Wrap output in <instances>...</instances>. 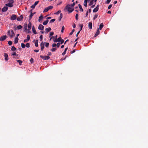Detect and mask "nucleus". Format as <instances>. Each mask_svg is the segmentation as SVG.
Returning <instances> with one entry per match:
<instances>
[{"instance_id": "f257e3e1", "label": "nucleus", "mask_w": 148, "mask_h": 148, "mask_svg": "<svg viewBox=\"0 0 148 148\" xmlns=\"http://www.w3.org/2000/svg\"><path fill=\"white\" fill-rule=\"evenodd\" d=\"M66 9L67 10V11L69 12V13L72 12L74 10L73 8L69 5V4H68L65 7Z\"/></svg>"}, {"instance_id": "f03ea898", "label": "nucleus", "mask_w": 148, "mask_h": 148, "mask_svg": "<svg viewBox=\"0 0 148 148\" xmlns=\"http://www.w3.org/2000/svg\"><path fill=\"white\" fill-rule=\"evenodd\" d=\"M40 57L41 58L44 60H48L50 58V57L49 56H43L42 55H40Z\"/></svg>"}, {"instance_id": "7ed1b4c3", "label": "nucleus", "mask_w": 148, "mask_h": 148, "mask_svg": "<svg viewBox=\"0 0 148 148\" xmlns=\"http://www.w3.org/2000/svg\"><path fill=\"white\" fill-rule=\"evenodd\" d=\"M40 46L41 47V50L42 51H43L45 48L44 43L43 42H41L40 44Z\"/></svg>"}, {"instance_id": "20e7f679", "label": "nucleus", "mask_w": 148, "mask_h": 148, "mask_svg": "<svg viewBox=\"0 0 148 148\" xmlns=\"http://www.w3.org/2000/svg\"><path fill=\"white\" fill-rule=\"evenodd\" d=\"M4 56L5 57V60L6 61H7L9 59L8 55L6 53H4Z\"/></svg>"}, {"instance_id": "39448f33", "label": "nucleus", "mask_w": 148, "mask_h": 148, "mask_svg": "<svg viewBox=\"0 0 148 148\" xmlns=\"http://www.w3.org/2000/svg\"><path fill=\"white\" fill-rule=\"evenodd\" d=\"M16 18V16L15 14H12L10 17V19L11 20H14Z\"/></svg>"}, {"instance_id": "423d86ee", "label": "nucleus", "mask_w": 148, "mask_h": 148, "mask_svg": "<svg viewBox=\"0 0 148 148\" xmlns=\"http://www.w3.org/2000/svg\"><path fill=\"white\" fill-rule=\"evenodd\" d=\"M6 38L7 36L6 35L2 36L0 38V41H4L6 39Z\"/></svg>"}, {"instance_id": "0eeeda50", "label": "nucleus", "mask_w": 148, "mask_h": 148, "mask_svg": "<svg viewBox=\"0 0 148 148\" xmlns=\"http://www.w3.org/2000/svg\"><path fill=\"white\" fill-rule=\"evenodd\" d=\"M99 5H97L96 7L93 10V12H97L99 10Z\"/></svg>"}, {"instance_id": "6e6552de", "label": "nucleus", "mask_w": 148, "mask_h": 148, "mask_svg": "<svg viewBox=\"0 0 148 148\" xmlns=\"http://www.w3.org/2000/svg\"><path fill=\"white\" fill-rule=\"evenodd\" d=\"M8 9V7L6 6V7H4L2 9V11L3 12H5L7 11V10Z\"/></svg>"}, {"instance_id": "1a4fd4ad", "label": "nucleus", "mask_w": 148, "mask_h": 148, "mask_svg": "<svg viewBox=\"0 0 148 148\" xmlns=\"http://www.w3.org/2000/svg\"><path fill=\"white\" fill-rule=\"evenodd\" d=\"M23 16L22 15H20L19 17L17 18V20L18 21H21L23 20Z\"/></svg>"}, {"instance_id": "9d476101", "label": "nucleus", "mask_w": 148, "mask_h": 148, "mask_svg": "<svg viewBox=\"0 0 148 148\" xmlns=\"http://www.w3.org/2000/svg\"><path fill=\"white\" fill-rule=\"evenodd\" d=\"M44 29V26L41 24H40L38 27V29L40 30H43Z\"/></svg>"}, {"instance_id": "9b49d317", "label": "nucleus", "mask_w": 148, "mask_h": 148, "mask_svg": "<svg viewBox=\"0 0 148 148\" xmlns=\"http://www.w3.org/2000/svg\"><path fill=\"white\" fill-rule=\"evenodd\" d=\"M45 33L47 34L51 30V29L50 27H48L45 29Z\"/></svg>"}, {"instance_id": "f8f14e48", "label": "nucleus", "mask_w": 148, "mask_h": 148, "mask_svg": "<svg viewBox=\"0 0 148 148\" xmlns=\"http://www.w3.org/2000/svg\"><path fill=\"white\" fill-rule=\"evenodd\" d=\"M5 5L7 7H12L14 6L13 4H10L9 3L6 4Z\"/></svg>"}, {"instance_id": "ddd939ff", "label": "nucleus", "mask_w": 148, "mask_h": 148, "mask_svg": "<svg viewBox=\"0 0 148 148\" xmlns=\"http://www.w3.org/2000/svg\"><path fill=\"white\" fill-rule=\"evenodd\" d=\"M32 31H33V33L34 34H37L36 32V31L35 30V28L34 26H33L32 27Z\"/></svg>"}, {"instance_id": "4468645a", "label": "nucleus", "mask_w": 148, "mask_h": 148, "mask_svg": "<svg viewBox=\"0 0 148 148\" xmlns=\"http://www.w3.org/2000/svg\"><path fill=\"white\" fill-rule=\"evenodd\" d=\"M11 34L10 35V37L11 38H12L14 36L15 34L13 30H11Z\"/></svg>"}, {"instance_id": "2eb2a0df", "label": "nucleus", "mask_w": 148, "mask_h": 148, "mask_svg": "<svg viewBox=\"0 0 148 148\" xmlns=\"http://www.w3.org/2000/svg\"><path fill=\"white\" fill-rule=\"evenodd\" d=\"M103 27V23H101L99 25V28L98 29L99 30H101Z\"/></svg>"}, {"instance_id": "dca6fc26", "label": "nucleus", "mask_w": 148, "mask_h": 148, "mask_svg": "<svg viewBox=\"0 0 148 148\" xmlns=\"http://www.w3.org/2000/svg\"><path fill=\"white\" fill-rule=\"evenodd\" d=\"M100 33V31L99 29H98L97 30V31L96 33L95 34V37H96Z\"/></svg>"}, {"instance_id": "f3484780", "label": "nucleus", "mask_w": 148, "mask_h": 148, "mask_svg": "<svg viewBox=\"0 0 148 148\" xmlns=\"http://www.w3.org/2000/svg\"><path fill=\"white\" fill-rule=\"evenodd\" d=\"M32 27V24L30 22H29V23L28 24V27L29 30H30L31 29Z\"/></svg>"}, {"instance_id": "a211bd4d", "label": "nucleus", "mask_w": 148, "mask_h": 148, "mask_svg": "<svg viewBox=\"0 0 148 148\" xmlns=\"http://www.w3.org/2000/svg\"><path fill=\"white\" fill-rule=\"evenodd\" d=\"M92 24L91 22H89L88 23V27L90 29H91L92 28Z\"/></svg>"}, {"instance_id": "6ab92c4d", "label": "nucleus", "mask_w": 148, "mask_h": 148, "mask_svg": "<svg viewBox=\"0 0 148 148\" xmlns=\"http://www.w3.org/2000/svg\"><path fill=\"white\" fill-rule=\"evenodd\" d=\"M32 10H30L31 14H30L29 15V20H30V19H32V17L34 15H33V14H32Z\"/></svg>"}, {"instance_id": "aec40b11", "label": "nucleus", "mask_w": 148, "mask_h": 148, "mask_svg": "<svg viewBox=\"0 0 148 148\" xmlns=\"http://www.w3.org/2000/svg\"><path fill=\"white\" fill-rule=\"evenodd\" d=\"M18 37L15 38L14 39V43L15 44L17 43L18 42Z\"/></svg>"}, {"instance_id": "412c9836", "label": "nucleus", "mask_w": 148, "mask_h": 148, "mask_svg": "<svg viewBox=\"0 0 148 148\" xmlns=\"http://www.w3.org/2000/svg\"><path fill=\"white\" fill-rule=\"evenodd\" d=\"M68 49V47L66 48L65 49L64 51L63 52L62 54L63 56H64L66 53V51Z\"/></svg>"}, {"instance_id": "4be33fe9", "label": "nucleus", "mask_w": 148, "mask_h": 148, "mask_svg": "<svg viewBox=\"0 0 148 148\" xmlns=\"http://www.w3.org/2000/svg\"><path fill=\"white\" fill-rule=\"evenodd\" d=\"M43 18V16L42 15H41L39 17V19L38 20V21L39 22H40L41 21Z\"/></svg>"}, {"instance_id": "5701e85b", "label": "nucleus", "mask_w": 148, "mask_h": 148, "mask_svg": "<svg viewBox=\"0 0 148 148\" xmlns=\"http://www.w3.org/2000/svg\"><path fill=\"white\" fill-rule=\"evenodd\" d=\"M87 0H84V5L86 7L87 6Z\"/></svg>"}, {"instance_id": "b1692460", "label": "nucleus", "mask_w": 148, "mask_h": 148, "mask_svg": "<svg viewBox=\"0 0 148 148\" xmlns=\"http://www.w3.org/2000/svg\"><path fill=\"white\" fill-rule=\"evenodd\" d=\"M17 62H18L19 64L20 65H21L22 63V61L20 60H16Z\"/></svg>"}, {"instance_id": "393cba45", "label": "nucleus", "mask_w": 148, "mask_h": 148, "mask_svg": "<svg viewBox=\"0 0 148 148\" xmlns=\"http://www.w3.org/2000/svg\"><path fill=\"white\" fill-rule=\"evenodd\" d=\"M63 17V14L62 13H60V16L58 18V20L60 21Z\"/></svg>"}, {"instance_id": "a878e982", "label": "nucleus", "mask_w": 148, "mask_h": 148, "mask_svg": "<svg viewBox=\"0 0 148 148\" xmlns=\"http://www.w3.org/2000/svg\"><path fill=\"white\" fill-rule=\"evenodd\" d=\"M78 6H79V9H80L81 11L82 12H83L84 10H83V9L82 8V7L81 5L80 4H79L78 5Z\"/></svg>"}, {"instance_id": "bb28decb", "label": "nucleus", "mask_w": 148, "mask_h": 148, "mask_svg": "<svg viewBox=\"0 0 148 148\" xmlns=\"http://www.w3.org/2000/svg\"><path fill=\"white\" fill-rule=\"evenodd\" d=\"M35 46L36 47H38V40H36L35 42Z\"/></svg>"}, {"instance_id": "cd10ccee", "label": "nucleus", "mask_w": 148, "mask_h": 148, "mask_svg": "<svg viewBox=\"0 0 148 148\" xmlns=\"http://www.w3.org/2000/svg\"><path fill=\"white\" fill-rule=\"evenodd\" d=\"M49 21L48 20H47L45 21H44L43 23V24L44 25H46L48 23V22Z\"/></svg>"}, {"instance_id": "c85d7f7f", "label": "nucleus", "mask_w": 148, "mask_h": 148, "mask_svg": "<svg viewBox=\"0 0 148 148\" xmlns=\"http://www.w3.org/2000/svg\"><path fill=\"white\" fill-rule=\"evenodd\" d=\"M49 10L48 7L46 8L44 10L43 12H47Z\"/></svg>"}, {"instance_id": "c756f323", "label": "nucleus", "mask_w": 148, "mask_h": 148, "mask_svg": "<svg viewBox=\"0 0 148 148\" xmlns=\"http://www.w3.org/2000/svg\"><path fill=\"white\" fill-rule=\"evenodd\" d=\"M44 44H45V46L46 47H48L49 45V43H48V42H44Z\"/></svg>"}, {"instance_id": "7c9ffc66", "label": "nucleus", "mask_w": 148, "mask_h": 148, "mask_svg": "<svg viewBox=\"0 0 148 148\" xmlns=\"http://www.w3.org/2000/svg\"><path fill=\"white\" fill-rule=\"evenodd\" d=\"M22 27H23L21 25H20L17 27V28L18 29H21Z\"/></svg>"}, {"instance_id": "2f4dec72", "label": "nucleus", "mask_w": 148, "mask_h": 148, "mask_svg": "<svg viewBox=\"0 0 148 148\" xmlns=\"http://www.w3.org/2000/svg\"><path fill=\"white\" fill-rule=\"evenodd\" d=\"M57 50V48L56 47L54 48L51 49V51L52 52H54Z\"/></svg>"}, {"instance_id": "473e14b6", "label": "nucleus", "mask_w": 148, "mask_h": 148, "mask_svg": "<svg viewBox=\"0 0 148 148\" xmlns=\"http://www.w3.org/2000/svg\"><path fill=\"white\" fill-rule=\"evenodd\" d=\"M94 1V0H91V1L90 2V3L89 4V5H91L93 4Z\"/></svg>"}, {"instance_id": "72a5a7b5", "label": "nucleus", "mask_w": 148, "mask_h": 148, "mask_svg": "<svg viewBox=\"0 0 148 148\" xmlns=\"http://www.w3.org/2000/svg\"><path fill=\"white\" fill-rule=\"evenodd\" d=\"M9 1L8 3H9L12 4H13L14 3V1L13 0H9Z\"/></svg>"}, {"instance_id": "f704fd0d", "label": "nucleus", "mask_w": 148, "mask_h": 148, "mask_svg": "<svg viewBox=\"0 0 148 148\" xmlns=\"http://www.w3.org/2000/svg\"><path fill=\"white\" fill-rule=\"evenodd\" d=\"M21 47L23 48H24L25 47V45L23 43H22L21 44Z\"/></svg>"}, {"instance_id": "c9c22d12", "label": "nucleus", "mask_w": 148, "mask_h": 148, "mask_svg": "<svg viewBox=\"0 0 148 148\" xmlns=\"http://www.w3.org/2000/svg\"><path fill=\"white\" fill-rule=\"evenodd\" d=\"M30 44L29 43H27L26 44L25 46L27 48H29L30 47Z\"/></svg>"}, {"instance_id": "e433bc0d", "label": "nucleus", "mask_w": 148, "mask_h": 148, "mask_svg": "<svg viewBox=\"0 0 148 148\" xmlns=\"http://www.w3.org/2000/svg\"><path fill=\"white\" fill-rule=\"evenodd\" d=\"M16 49V48L14 47V46H12L11 48V50L12 51H14Z\"/></svg>"}, {"instance_id": "4c0bfd02", "label": "nucleus", "mask_w": 148, "mask_h": 148, "mask_svg": "<svg viewBox=\"0 0 148 148\" xmlns=\"http://www.w3.org/2000/svg\"><path fill=\"white\" fill-rule=\"evenodd\" d=\"M75 5V2L71 4H69V5H71V6L73 8V7Z\"/></svg>"}, {"instance_id": "58836bf2", "label": "nucleus", "mask_w": 148, "mask_h": 148, "mask_svg": "<svg viewBox=\"0 0 148 148\" xmlns=\"http://www.w3.org/2000/svg\"><path fill=\"white\" fill-rule=\"evenodd\" d=\"M55 20H56L55 19H52L50 21V23H53L55 21Z\"/></svg>"}, {"instance_id": "ea45409f", "label": "nucleus", "mask_w": 148, "mask_h": 148, "mask_svg": "<svg viewBox=\"0 0 148 148\" xmlns=\"http://www.w3.org/2000/svg\"><path fill=\"white\" fill-rule=\"evenodd\" d=\"M98 17V15L97 14H95L94 16V17L93 18V19L95 20L96 18H97Z\"/></svg>"}, {"instance_id": "a19ab883", "label": "nucleus", "mask_w": 148, "mask_h": 148, "mask_svg": "<svg viewBox=\"0 0 148 148\" xmlns=\"http://www.w3.org/2000/svg\"><path fill=\"white\" fill-rule=\"evenodd\" d=\"M8 43L9 45H11L12 44V42L11 41H9L8 42Z\"/></svg>"}, {"instance_id": "79ce46f5", "label": "nucleus", "mask_w": 148, "mask_h": 148, "mask_svg": "<svg viewBox=\"0 0 148 148\" xmlns=\"http://www.w3.org/2000/svg\"><path fill=\"white\" fill-rule=\"evenodd\" d=\"M43 36L42 35H41L40 36V40L42 41V40Z\"/></svg>"}, {"instance_id": "37998d69", "label": "nucleus", "mask_w": 148, "mask_h": 148, "mask_svg": "<svg viewBox=\"0 0 148 148\" xmlns=\"http://www.w3.org/2000/svg\"><path fill=\"white\" fill-rule=\"evenodd\" d=\"M74 31H75V29H73L72 31V32L71 33H70L69 35H72L73 34V33L74 32Z\"/></svg>"}, {"instance_id": "c03bdc74", "label": "nucleus", "mask_w": 148, "mask_h": 148, "mask_svg": "<svg viewBox=\"0 0 148 148\" xmlns=\"http://www.w3.org/2000/svg\"><path fill=\"white\" fill-rule=\"evenodd\" d=\"M75 19L77 20L78 19V14H77L75 15Z\"/></svg>"}, {"instance_id": "a18cd8bd", "label": "nucleus", "mask_w": 148, "mask_h": 148, "mask_svg": "<svg viewBox=\"0 0 148 148\" xmlns=\"http://www.w3.org/2000/svg\"><path fill=\"white\" fill-rule=\"evenodd\" d=\"M61 12V10H59L57 12L55 13V14H58L59 13H60Z\"/></svg>"}, {"instance_id": "49530a36", "label": "nucleus", "mask_w": 148, "mask_h": 148, "mask_svg": "<svg viewBox=\"0 0 148 148\" xmlns=\"http://www.w3.org/2000/svg\"><path fill=\"white\" fill-rule=\"evenodd\" d=\"M83 27V25L82 24H81L80 25V29L79 31H80L82 30Z\"/></svg>"}, {"instance_id": "de8ad7c7", "label": "nucleus", "mask_w": 148, "mask_h": 148, "mask_svg": "<svg viewBox=\"0 0 148 148\" xmlns=\"http://www.w3.org/2000/svg\"><path fill=\"white\" fill-rule=\"evenodd\" d=\"M30 62L32 63H33L34 62V59L33 58H31L30 60Z\"/></svg>"}, {"instance_id": "09e8293b", "label": "nucleus", "mask_w": 148, "mask_h": 148, "mask_svg": "<svg viewBox=\"0 0 148 148\" xmlns=\"http://www.w3.org/2000/svg\"><path fill=\"white\" fill-rule=\"evenodd\" d=\"M39 1H36L35 2L34 4V5L36 6V5H37L39 3Z\"/></svg>"}, {"instance_id": "8fccbe9b", "label": "nucleus", "mask_w": 148, "mask_h": 148, "mask_svg": "<svg viewBox=\"0 0 148 148\" xmlns=\"http://www.w3.org/2000/svg\"><path fill=\"white\" fill-rule=\"evenodd\" d=\"M30 37L29 35H27V39L29 41L30 40Z\"/></svg>"}, {"instance_id": "3c124183", "label": "nucleus", "mask_w": 148, "mask_h": 148, "mask_svg": "<svg viewBox=\"0 0 148 148\" xmlns=\"http://www.w3.org/2000/svg\"><path fill=\"white\" fill-rule=\"evenodd\" d=\"M64 26H63L62 27V30H61V32L62 33H63V31L64 30Z\"/></svg>"}, {"instance_id": "603ef678", "label": "nucleus", "mask_w": 148, "mask_h": 148, "mask_svg": "<svg viewBox=\"0 0 148 148\" xmlns=\"http://www.w3.org/2000/svg\"><path fill=\"white\" fill-rule=\"evenodd\" d=\"M61 39L62 38L61 37H59L57 39V40L58 42H60V40H61Z\"/></svg>"}, {"instance_id": "864d4df0", "label": "nucleus", "mask_w": 148, "mask_h": 148, "mask_svg": "<svg viewBox=\"0 0 148 148\" xmlns=\"http://www.w3.org/2000/svg\"><path fill=\"white\" fill-rule=\"evenodd\" d=\"M57 46V44L56 43H53L52 45V46L53 47H55Z\"/></svg>"}, {"instance_id": "5fc2aeb1", "label": "nucleus", "mask_w": 148, "mask_h": 148, "mask_svg": "<svg viewBox=\"0 0 148 148\" xmlns=\"http://www.w3.org/2000/svg\"><path fill=\"white\" fill-rule=\"evenodd\" d=\"M111 1V0H107L106 2V3L108 4Z\"/></svg>"}, {"instance_id": "6e6d98bb", "label": "nucleus", "mask_w": 148, "mask_h": 148, "mask_svg": "<svg viewBox=\"0 0 148 148\" xmlns=\"http://www.w3.org/2000/svg\"><path fill=\"white\" fill-rule=\"evenodd\" d=\"M60 44V43H59V42H58L57 43L56 46H57V47L58 48L59 47Z\"/></svg>"}, {"instance_id": "4d7b16f0", "label": "nucleus", "mask_w": 148, "mask_h": 148, "mask_svg": "<svg viewBox=\"0 0 148 148\" xmlns=\"http://www.w3.org/2000/svg\"><path fill=\"white\" fill-rule=\"evenodd\" d=\"M54 34V33L53 32H51L50 33V36H53Z\"/></svg>"}, {"instance_id": "13d9d810", "label": "nucleus", "mask_w": 148, "mask_h": 148, "mask_svg": "<svg viewBox=\"0 0 148 148\" xmlns=\"http://www.w3.org/2000/svg\"><path fill=\"white\" fill-rule=\"evenodd\" d=\"M64 40L62 39L61 40H60V41L61 42L60 44H62L64 42Z\"/></svg>"}, {"instance_id": "bf43d9fd", "label": "nucleus", "mask_w": 148, "mask_h": 148, "mask_svg": "<svg viewBox=\"0 0 148 148\" xmlns=\"http://www.w3.org/2000/svg\"><path fill=\"white\" fill-rule=\"evenodd\" d=\"M112 7V5L111 4L108 7V9H110L111 7Z\"/></svg>"}, {"instance_id": "052dcab7", "label": "nucleus", "mask_w": 148, "mask_h": 148, "mask_svg": "<svg viewBox=\"0 0 148 148\" xmlns=\"http://www.w3.org/2000/svg\"><path fill=\"white\" fill-rule=\"evenodd\" d=\"M35 6H36L35 5H34H34H32L31 6V8H35Z\"/></svg>"}, {"instance_id": "680f3d73", "label": "nucleus", "mask_w": 148, "mask_h": 148, "mask_svg": "<svg viewBox=\"0 0 148 148\" xmlns=\"http://www.w3.org/2000/svg\"><path fill=\"white\" fill-rule=\"evenodd\" d=\"M12 55L13 56H16V53L15 52L12 53Z\"/></svg>"}, {"instance_id": "e2e57ef3", "label": "nucleus", "mask_w": 148, "mask_h": 148, "mask_svg": "<svg viewBox=\"0 0 148 148\" xmlns=\"http://www.w3.org/2000/svg\"><path fill=\"white\" fill-rule=\"evenodd\" d=\"M48 9L49 10L52 9L53 8V7L52 6H49L48 7Z\"/></svg>"}, {"instance_id": "0e129e2a", "label": "nucleus", "mask_w": 148, "mask_h": 148, "mask_svg": "<svg viewBox=\"0 0 148 148\" xmlns=\"http://www.w3.org/2000/svg\"><path fill=\"white\" fill-rule=\"evenodd\" d=\"M8 34L9 35L10 37V35H11L10 32V30H9L8 32Z\"/></svg>"}, {"instance_id": "69168bd1", "label": "nucleus", "mask_w": 148, "mask_h": 148, "mask_svg": "<svg viewBox=\"0 0 148 148\" xmlns=\"http://www.w3.org/2000/svg\"><path fill=\"white\" fill-rule=\"evenodd\" d=\"M75 49L73 50V51L70 52L72 54L75 52Z\"/></svg>"}, {"instance_id": "338daca9", "label": "nucleus", "mask_w": 148, "mask_h": 148, "mask_svg": "<svg viewBox=\"0 0 148 148\" xmlns=\"http://www.w3.org/2000/svg\"><path fill=\"white\" fill-rule=\"evenodd\" d=\"M88 11H87L86 13V16H85L86 17L87 16L88 14Z\"/></svg>"}, {"instance_id": "774afa93", "label": "nucleus", "mask_w": 148, "mask_h": 148, "mask_svg": "<svg viewBox=\"0 0 148 148\" xmlns=\"http://www.w3.org/2000/svg\"><path fill=\"white\" fill-rule=\"evenodd\" d=\"M28 41H29L27 39H25L24 40L23 42H27Z\"/></svg>"}]
</instances>
